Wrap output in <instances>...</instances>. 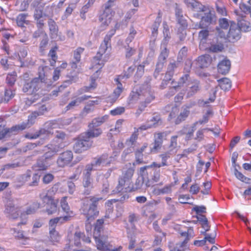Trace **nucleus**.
Returning <instances> with one entry per match:
<instances>
[{
    "label": "nucleus",
    "instance_id": "37",
    "mask_svg": "<svg viewBox=\"0 0 251 251\" xmlns=\"http://www.w3.org/2000/svg\"><path fill=\"white\" fill-rule=\"evenodd\" d=\"M171 154V152H166L165 153L160 155V157L162 158V163L161 164H157L155 162H153L151 164V166H153L155 167L159 168L161 166H164L167 165L166 161L168 158L170 157Z\"/></svg>",
    "mask_w": 251,
    "mask_h": 251
},
{
    "label": "nucleus",
    "instance_id": "15",
    "mask_svg": "<svg viewBox=\"0 0 251 251\" xmlns=\"http://www.w3.org/2000/svg\"><path fill=\"white\" fill-rule=\"evenodd\" d=\"M73 158V152L70 151H67L60 154L56 161L57 164L59 167H64L72 161Z\"/></svg>",
    "mask_w": 251,
    "mask_h": 251
},
{
    "label": "nucleus",
    "instance_id": "25",
    "mask_svg": "<svg viewBox=\"0 0 251 251\" xmlns=\"http://www.w3.org/2000/svg\"><path fill=\"white\" fill-rule=\"evenodd\" d=\"M230 61L229 60L224 59L218 65V72L222 75L227 74L230 70Z\"/></svg>",
    "mask_w": 251,
    "mask_h": 251
},
{
    "label": "nucleus",
    "instance_id": "9",
    "mask_svg": "<svg viewBox=\"0 0 251 251\" xmlns=\"http://www.w3.org/2000/svg\"><path fill=\"white\" fill-rule=\"evenodd\" d=\"M134 173L133 167H129L124 173L123 176L119 179V184L117 187H124L125 188H133L131 183V178Z\"/></svg>",
    "mask_w": 251,
    "mask_h": 251
},
{
    "label": "nucleus",
    "instance_id": "26",
    "mask_svg": "<svg viewBox=\"0 0 251 251\" xmlns=\"http://www.w3.org/2000/svg\"><path fill=\"white\" fill-rule=\"evenodd\" d=\"M123 189L119 190V189H113L111 195L116 196L113 200L115 201H122L128 198V196L126 191H123Z\"/></svg>",
    "mask_w": 251,
    "mask_h": 251
},
{
    "label": "nucleus",
    "instance_id": "4",
    "mask_svg": "<svg viewBox=\"0 0 251 251\" xmlns=\"http://www.w3.org/2000/svg\"><path fill=\"white\" fill-rule=\"evenodd\" d=\"M113 34L110 35H106L104 39L103 42L102 43L100 47L99 50L98 51L96 55L93 58V62L95 63V66H100V69L102 68L103 66L104 63L106 60L104 58H102V55L105 53L106 50L108 49V47L110 46L109 41Z\"/></svg>",
    "mask_w": 251,
    "mask_h": 251
},
{
    "label": "nucleus",
    "instance_id": "39",
    "mask_svg": "<svg viewBox=\"0 0 251 251\" xmlns=\"http://www.w3.org/2000/svg\"><path fill=\"white\" fill-rule=\"evenodd\" d=\"M181 235L186 236V238L183 242L176 244V246L173 250L174 251H184V247L189 240V238L187 233H182Z\"/></svg>",
    "mask_w": 251,
    "mask_h": 251
},
{
    "label": "nucleus",
    "instance_id": "58",
    "mask_svg": "<svg viewBox=\"0 0 251 251\" xmlns=\"http://www.w3.org/2000/svg\"><path fill=\"white\" fill-rule=\"evenodd\" d=\"M144 65H140L138 66L136 73L134 76L135 79H139L144 73Z\"/></svg>",
    "mask_w": 251,
    "mask_h": 251
},
{
    "label": "nucleus",
    "instance_id": "6",
    "mask_svg": "<svg viewBox=\"0 0 251 251\" xmlns=\"http://www.w3.org/2000/svg\"><path fill=\"white\" fill-rule=\"evenodd\" d=\"M48 164L47 161L44 159H38L36 163L33 165L32 168L33 171L36 172L32 177L33 181L29 184L30 186H37L40 178V172L42 171L47 170Z\"/></svg>",
    "mask_w": 251,
    "mask_h": 251
},
{
    "label": "nucleus",
    "instance_id": "54",
    "mask_svg": "<svg viewBox=\"0 0 251 251\" xmlns=\"http://www.w3.org/2000/svg\"><path fill=\"white\" fill-rule=\"evenodd\" d=\"M50 238L52 242H58L60 239V236L58 232L55 229V228H50Z\"/></svg>",
    "mask_w": 251,
    "mask_h": 251
},
{
    "label": "nucleus",
    "instance_id": "42",
    "mask_svg": "<svg viewBox=\"0 0 251 251\" xmlns=\"http://www.w3.org/2000/svg\"><path fill=\"white\" fill-rule=\"evenodd\" d=\"M15 95V93L14 91H12L11 89H5L4 97L1 99V102H4L5 103L8 102L14 97Z\"/></svg>",
    "mask_w": 251,
    "mask_h": 251
},
{
    "label": "nucleus",
    "instance_id": "62",
    "mask_svg": "<svg viewBox=\"0 0 251 251\" xmlns=\"http://www.w3.org/2000/svg\"><path fill=\"white\" fill-rule=\"evenodd\" d=\"M186 28L179 27L177 31V35L180 41H183L186 36Z\"/></svg>",
    "mask_w": 251,
    "mask_h": 251
},
{
    "label": "nucleus",
    "instance_id": "16",
    "mask_svg": "<svg viewBox=\"0 0 251 251\" xmlns=\"http://www.w3.org/2000/svg\"><path fill=\"white\" fill-rule=\"evenodd\" d=\"M151 79V78H149L148 80L145 82V83H146V84H144L143 87H146L147 90L145 91H142V95H141L143 98L142 100H144L143 101L148 104L155 99L154 93L151 91V86L148 85V83L150 82Z\"/></svg>",
    "mask_w": 251,
    "mask_h": 251
},
{
    "label": "nucleus",
    "instance_id": "63",
    "mask_svg": "<svg viewBox=\"0 0 251 251\" xmlns=\"http://www.w3.org/2000/svg\"><path fill=\"white\" fill-rule=\"evenodd\" d=\"M138 138V133L134 132L130 136V138L126 141V144L128 146H132L136 142Z\"/></svg>",
    "mask_w": 251,
    "mask_h": 251
},
{
    "label": "nucleus",
    "instance_id": "31",
    "mask_svg": "<svg viewBox=\"0 0 251 251\" xmlns=\"http://www.w3.org/2000/svg\"><path fill=\"white\" fill-rule=\"evenodd\" d=\"M108 116L107 115H104L101 117L94 119L92 121V122L89 125V128H94L100 126L108 119Z\"/></svg>",
    "mask_w": 251,
    "mask_h": 251
},
{
    "label": "nucleus",
    "instance_id": "22",
    "mask_svg": "<svg viewBox=\"0 0 251 251\" xmlns=\"http://www.w3.org/2000/svg\"><path fill=\"white\" fill-rule=\"evenodd\" d=\"M39 116L37 113L35 111L30 115L28 117V120L26 122H23L20 125H18L19 130H23L26 128L30 127L34 123L36 118Z\"/></svg>",
    "mask_w": 251,
    "mask_h": 251
},
{
    "label": "nucleus",
    "instance_id": "21",
    "mask_svg": "<svg viewBox=\"0 0 251 251\" xmlns=\"http://www.w3.org/2000/svg\"><path fill=\"white\" fill-rule=\"evenodd\" d=\"M187 6L198 12L207 11V7L196 0H184Z\"/></svg>",
    "mask_w": 251,
    "mask_h": 251
},
{
    "label": "nucleus",
    "instance_id": "8",
    "mask_svg": "<svg viewBox=\"0 0 251 251\" xmlns=\"http://www.w3.org/2000/svg\"><path fill=\"white\" fill-rule=\"evenodd\" d=\"M110 164V161L108 159L107 154H103L100 156L96 157L90 164L86 165V167L88 169L90 168L91 171L97 170L100 169L101 167L109 166Z\"/></svg>",
    "mask_w": 251,
    "mask_h": 251
},
{
    "label": "nucleus",
    "instance_id": "11",
    "mask_svg": "<svg viewBox=\"0 0 251 251\" xmlns=\"http://www.w3.org/2000/svg\"><path fill=\"white\" fill-rule=\"evenodd\" d=\"M101 228L102 227L100 226H95L94 233L98 249L102 251H120L122 249L121 247H120L118 249L113 250L111 248L112 246L111 245L103 242L100 238L96 236V235H99V234Z\"/></svg>",
    "mask_w": 251,
    "mask_h": 251
},
{
    "label": "nucleus",
    "instance_id": "20",
    "mask_svg": "<svg viewBox=\"0 0 251 251\" xmlns=\"http://www.w3.org/2000/svg\"><path fill=\"white\" fill-rule=\"evenodd\" d=\"M216 36L215 39L213 40L210 46L207 48V51L210 52L217 53L222 51L224 49L223 42L219 39Z\"/></svg>",
    "mask_w": 251,
    "mask_h": 251
},
{
    "label": "nucleus",
    "instance_id": "24",
    "mask_svg": "<svg viewBox=\"0 0 251 251\" xmlns=\"http://www.w3.org/2000/svg\"><path fill=\"white\" fill-rule=\"evenodd\" d=\"M91 171L90 168L86 167L83 172V185L84 187H93V179L91 177Z\"/></svg>",
    "mask_w": 251,
    "mask_h": 251
},
{
    "label": "nucleus",
    "instance_id": "56",
    "mask_svg": "<svg viewBox=\"0 0 251 251\" xmlns=\"http://www.w3.org/2000/svg\"><path fill=\"white\" fill-rule=\"evenodd\" d=\"M162 145V143H161L160 141H157L154 140V143L151 145L149 153L156 152L158 150L161 149Z\"/></svg>",
    "mask_w": 251,
    "mask_h": 251
},
{
    "label": "nucleus",
    "instance_id": "7",
    "mask_svg": "<svg viewBox=\"0 0 251 251\" xmlns=\"http://www.w3.org/2000/svg\"><path fill=\"white\" fill-rule=\"evenodd\" d=\"M202 16L199 25V28L202 29L207 28L211 25L215 24L216 22V16L214 11H211L207 8V11Z\"/></svg>",
    "mask_w": 251,
    "mask_h": 251
},
{
    "label": "nucleus",
    "instance_id": "29",
    "mask_svg": "<svg viewBox=\"0 0 251 251\" xmlns=\"http://www.w3.org/2000/svg\"><path fill=\"white\" fill-rule=\"evenodd\" d=\"M48 25L50 31V37L52 39H57L58 36V27L56 23L52 19L48 21Z\"/></svg>",
    "mask_w": 251,
    "mask_h": 251
},
{
    "label": "nucleus",
    "instance_id": "35",
    "mask_svg": "<svg viewBox=\"0 0 251 251\" xmlns=\"http://www.w3.org/2000/svg\"><path fill=\"white\" fill-rule=\"evenodd\" d=\"M142 95V91L141 93L137 92H132L128 99V103L129 104H133L137 101L139 100H142L143 98L141 96Z\"/></svg>",
    "mask_w": 251,
    "mask_h": 251
},
{
    "label": "nucleus",
    "instance_id": "51",
    "mask_svg": "<svg viewBox=\"0 0 251 251\" xmlns=\"http://www.w3.org/2000/svg\"><path fill=\"white\" fill-rule=\"evenodd\" d=\"M234 174L236 177L243 182L250 183L251 179L245 176L241 173L238 171L237 169L234 168Z\"/></svg>",
    "mask_w": 251,
    "mask_h": 251
},
{
    "label": "nucleus",
    "instance_id": "46",
    "mask_svg": "<svg viewBox=\"0 0 251 251\" xmlns=\"http://www.w3.org/2000/svg\"><path fill=\"white\" fill-rule=\"evenodd\" d=\"M57 49L58 48L56 46L52 48L49 53V56L51 58V60H50V65L52 66L54 65L56 60L57 59V56L56 54Z\"/></svg>",
    "mask_w": 251,
    "mask_h": 251
},
{
    "label": "nucleus",
    "instance_id": "60",
    "mask_svg": "<svg viewBox=\"0 0 251 251\" xmlns=\"http://www.w3.org/2000/svg\"><path fill=\"white\" fill-rule=\"evenodd\" d=\"M161 20L160 18H157L152 25V34L153 36H156L157 34L158 28L160 25Z\"/></svg>",
    "mask_w": 251,
    "mask_h": 251
},
{
    "label": "nucleus",
    "instance_id": "30",
    "mask_svg": "<svg viewBox=\"0 0 251 251\" xmlns=\"http://www.w3.org/2000/svg\"><path fill=\"white\" fill-rule=\"evenodd\" d=\"M101 133L102 131L100 128L95 127L89 128L87 132L83 133L82 134L84 135V138L89 140L90 138L98 137Z\"/></svg>",
    "mask_w": 251,
    "mask_h": 251
},
{
    "label": "nucleus",
    "instance_id": "3",
    "mask_svg": "<svg viewBox=\"0 0 251 251\" xmlns=\"http://www.w3.org/2000/svg\"><path fill=\"white\" fill-rule=\"evenodd\" d=\"M11 193V191H7L3 197L5 207L4 213L9 218L15 219L18 217L20 210L18 207H15Z\"/></svg>",
    "mask_w": 251,
    "mask_h": 251
},
{
    "label": "nucleus",
    "instance_id": "44",
    "mask_svg": "<svg viewBox=\"0 0 251 251\" xmlns=\"http://www.w3.org/2000/svg\"><path fill=\"white\" fill-rule=\"evenodd\" d=\"M189 114V111L184 109L181 112L177 118L176 119L175 124L176 125L179 124L181 122L184 121Z\"/></svg>",
    "mask_w": 251,
    "mask_h": 251
},
{
    "label": "nucleus",
    "instance_id": "14",
    "mask_svg": "<svg viewBox=\"0 0 251 251\" xmlns=\"http://www.w3.org/2000/svg\"><path fill=\"white\" fill-rule=\"evenodd\" d=\"M82 134L74 145V150L75 152L80 153L88 150L92 145V142L85 138Z\"/></svg>",
    "mask_w": 251,
    "mask_h": 251
},
{
    "label": "nucleus",
    "instance_id": "61",
    "mask_svg": "<svg viewBox=\"0 0 251 251\" xmlns=\"http://www.w3.org/2000/svg\"><path fill=\"white\" fill-rule=\"evenodd\" d=\"M177 136L176 135L173 136L171 137V143L169 146V148H170V152H172L173 150L176 148L177 145Z\"/></svg>",
    "mask_w": 251,
    "mask_h": 251
},
{
    "label": "nucleus",
    "instance_id": "57",
    "mask_svg": "<svg viewBox=\"0 0 251 251\" xmlns=\"http://www.w3.org/2000/svg\"><path fill=\"white\" fill-rule=\"evenodd\" d=\"M216 237V232L215 230H214L212 233L205 235V237L204 238L206 242L207 241L210 243L213 244L215 243Z\"/></svg>",
    "mask_w": 251,
    "mask_h": 251
},
{
    "label": "nucleus",
    "instance_id": "49",
    "mask_svg": "<svg viewBox=\"0 0 251 251\" xmlns=\"http://www.w3.org/2000/svg\"><path fill=\"white\" fill-rule=\"evenodd\" d=\"M27 16V14H20L17 17V24L19 26L23 27L25 24L27 23V21L25 20L26 17Z\"/></svg>",
    "mask_w": 251,
    "mask_h": 251
},
{
    "label": "nucleus",
    "instance_id": "18",
    "mask_svg": "<svg viewBox=\"0 0 251 251\" xmlns=\"http://www.w3.org/2000/svg\"><path fill=\"white\" fill-rule=\"evenodd\" d=\"M44 7L41 5L37 6L34 11V18L37 22V26L39 28H42L44 25V16H46V14L43 12Z\"/></svg>",
    "mask_w": 251,
    "mask_h": 251
},
{
    "label": "nucleus",
    "instance_id": "27",
    "mask_svg": "<svg viewBox=\"0 0 251 251\" xmlns=\"http://www.w3.org/2000/svg\"><path fill=\"white\" fill-rule=\"evenodd\" d=\"M19 130L17 125L13 126L11 128L3 127L0 130V140L6 136H10L11 134H15Z\"/></svg>",
    "mask_w": 251,
    "mask_h": 251
},
{
    "label": "nucleus",
    "instance_id": "17",
    "mask_svg": "<svg viewBox=\"0 0 251 251\" xmlns=\"http://www.w3.org/2000/svg\"><path fill=\"white\" fill-rule=\"evenodd\" d=\"M212 58L208 54L200 56L195 60V67L197 69H202L208 67L212 62Z\"/></svg>",
    "mask_w": 251,
    "mask_h": 251
},
{
    "label": "nucleus",
    "instance_id": "38",
    "mask_svg": "<svg viewBox=\"0 0 251 251\" xmlns=\"http://www.w3.org/2000/svg\"><path fill=\"white\" fill-rule=\"evenodd\" d=\"M163 35L164 39L163 41V44L164 46V48H166V45L168 43V41L171 38L170 33L168 25L165 23H163Z\"/></svg>",
    "mask_w": 251,
    "mask_h": 251
},
{
    "label": "nucleus",
    "instance_id": "5",
    "mask_svg": "<svg viewBox=\"0 0 251 251\" xmlns=\"http://www.w3.org/2000/svg\"><path fill=\"white\" fill-rule=\"evenodd\" d=\"M54 194V191L49 190L45 195L42 197L40 195L41 198L42 199L44 203L46 204V210L49 215L53 214L58 211V200H54L52 198V194Z\"/></svg>",
    "mask_w": 251,
    "mask_h": 251
},
{
    "label": "nucleus",
    "instance_id": "47",
    "mask_svg": "<svg viewBox=\"0 0 251 251\" xmlns=\"http://www.w3.org/2000/svg\"><path fill=\"white\" fill-rule=\"evenodd\" d=\"M78 177L76 175H74L69 178L67 182V186L69 188H74L76 186L79 181L77 180Z\"/></svg>",
    "mask_w": 251,
    "mask_h": 251
},
{
    "label": "nucleus",
    "instance_id": "13",
    "mask_svg": "<svg viewBox=\"0 0 251 251\" xmlns=\"http://www.w3.org/2000/svg\"><path fill=\"white\" fill-rule=\"evenodd\" d=\"M241 36V32L240 31V28L238 25L234 22H230L228 33H226V38L230 42H235L239 40Z\"/></svg>",
    "mask_w": 251,
    "mask_h": 251
},
{
    "label": "nucleus",
    "instance_id": "10",
    "mask_svg": "<svg viewBox=\"0 0 251 251\" xmlns=\"http://www.w3.org/2000/svg\"><path fill=\"white\" fill-rule=\"evenodd\" d=\"M226 18H220L218 21V26L215 28V35L222 40H225L227 30L230 26V22Z\"/></svg>",
    "mask_w": 251,
    "mask_h": 251
},
{
    "label": "nucleus",
    "instance_id": "28",
    "mask_svg": "<svg viewBox=\"0 0 251 251\" xmlns=\"http://www.w3.org/2000/svg\"><path fill=\"white\" fill-rule=\"evenodd\" d=\"M189 76V75L188 74L182 76L177 82V85H173L171 88H170L169 91L168 92V94H167V95L168 96L170 94L171 96H173L176 92V90L180 88L183 84L185 83Z\"/></svg>",
    "mask_w": 251,
    "mask_h": 251
},
{
    "label": "nucleus",
    "instance_id": "45",
    "mask_svg": "<svg viewBox=\"0 0 251 251\" xmlns=\"http://www.w3.org/2000/svg\"><path fill=\"white\" fill-rule=\"evenodd\" d=\"M49 42L48 36L47 34H43V37L41 41L39 47V50L41 53H43L45 50V48L48 45Z\"/></svg>",
    "mask_w": 251,
    "mask_h": 251
},
{
    "label": "nucleus",
    "instance_id": "2",
    "mask_svg": "<svg viewBox=\"0 0 251 251\" xmlns=\"http://www.w3.org/2000/svg\"><path fill=\"white\" fill-rule=\"evenodd\" d=\"M44 83H48L47 78L44 73L39 72V77L33 78L30 82L25 83L23 87V91L29 95L36 93Z\"/></svg>",
    "mask_w": 251,
    "mask_h": 251
},
{
    "label": "nucleus",
    "instance_id": "32",
    "mask_svg": "<svg viewBox=\"0 0 251 251\" xmlns=\"http://www.w3.org/2000/svg\"><path fill=\"white\" fill-rule=\"evenodd\" d=\"M201 86L200 85V81L198 80L194 81L192 84L191 86L190 87V89L187 93V95L188 97H191L194 95L195 94L198 93L201 90Z\"/></svg>",
    "mask_w": 251,
    "mask_h": 251
},
{
    "label": "nucleus",
    "instance_id": "12",
    "mask_svg": "<svg viewBox=\"0 0 251 251\" xmlns=\"http://www.w3.org/2000/svg\"><path fill=\"white\" fill-rule=\"evenodd\" d=\"M169 55V50L165 47L161 51L158 58V61L156 64V67L153 73V76L156 78L159 73L162 72L164 66V64L166 62V59Z\"/></svg>",
    "mask_w": 251,
    "mask_h": 251
},
{
    "label": "nucleus",
    "instance_id": "43",
    "mask_svg": "<svg viewBox=\"0 0 251 251\" xmlns=\"http://www.w3.org/2000/svg\"><path fill=\"white\" fill-rule=\"evenodd\" d=\"M151 122H152V124L151 126L155 127L161 125L163 123L160 115L156 113L153 114V117L151 120Z\"/></svg>",
    "mask_w": 251,
    "mask_h": 251
},
{
    "label": "nucleus",
    "instance_id": "19",
    "mask_svg": "<svg viewBox=\"0 0 251 251\" xmlns=\"http://www.w3.org/2000/svg\"><path fill=\"white\" fill-rule=\"evenodd\" d=\"M115 0H109L107 3L105 4V8L103 11V13L101 16V20H105L104 22L107 23L108 22H110L112 18L115 14V12L113 11L111 9V2H113Z\"/></svg>",
    "mask_w": 251,
    "mask_h": 251
},
{
    "label": "nucleus",
    "instance_id": "48",
    "mask_svg": "<svg viewBox=\"0 0 251 251\" xmlns=\"http://www.w3.org/2000/svg\"><path fill=\"white\" fill-rule=\"evenodd\" d=\"M137 221V219L134 214H130L128 217V224H127L126 228L128 225L129 226V229H130V231H132V232H135V226L134 225V222Z\"/></svg>",
    "mask_w": 251,
    "mask_h": 251
},
{
    "label": "nucleus",
    "instance_id": "41",
    "mask_svg": "<svg viewBox=\"0 0 251 251\" xmlns=\"http://www.w3.org/2000/svg\"><path fill=\"white\" fill-rule=\"evenodd\" d=\"M217 92V87L212 88L210 91V96L208 99L205 100H202L201 102L203 103V105H207L209 102H214L216 97Z\"/></svg>",
    "mask_w": 251,
    "mask_h": 251
},
{
    "label": "nucleus",
    "instance_id": "40",
    "mask_svg": "<svg viewBox=\"0 0 251 251\" xmlns=\"http://www.w3.org/2000/svg\"><path fill=\"white\" fill-rule=\"evenodd\" d=\"M135 232H132V231H130V229H129V226L128 225L127 227V237L130 239L129 241V245L128 246V249L131 250L133 249L135 247L134 244L135 243Z\"/></svg>",
    "mask_w": 251,
    "mask_h": 251
},
{
    "label": "nucleus",
    "instance_id": "50",
    "mask_svg": "<svg viewBox=\"0 0 251 251\" xmlns=\"http://www.w3.org/2000/svg\"><path fill=\"white\" fill-rule=\"evenodd\" d=\"M48 148L49 151L52 152L55 155L58 152L60 151L62 149L59 145L55 144H49L46 146Z\"/></svg>",
    "mask_w": 251,
    "mask_h": 251
},
{
    "label": "nucleus",
    "instance_id": "53",
    "mask_svg": "<svg viewBox=\"0 0 251 251\" xmlns=\"http://www.w3.org/2000/svg\"><path fill=\"white\" fill-rule=\"evenodd\" d=\"M16 80V73L14 72L11 74H8L6 78V83L10 86H13Z\"/></svg>",
    "mask_w": 251,
    "mask_h": 251
},
{
    "label": "nucleus",
    "instance_id": "1",
    "mask_svg": "<svg viewBox=\"0 0 251 251\" xmlns=\"http://www.w3.org/2000/svg\"><path fill=\"white\" fill-rule=\"evenodd\" d=\"M102 198L91 197L86 199L81 207L82 213L86 216L87 221L93 220L99 214L97 209L98 201L101 200Z\"/></svg>",
    "mask_w": 251,
    "mask_h": 251
},
{
    "label": "nucleus",
    "instance_id": "23",
    "mask_svg": "<svg viewBox=\"0 0 251 251\" xmlns=\"http://www.w3.org/2000/svg\"><path fill=\"white\" fill-rule=\"evenodd\" d=\"M56 125L54 122L52 121L47 122L45 124V128H41L36 131V133L39 134V137L42 135L49 136L52 134L53 132L51 131V129L54 128V126Z\"/></svg>",
    "mask_w": 251,
    "mask_h": 251
},
{
    "label": "nucleus",
    "instance_id": "36",
    "mask_svg": "<svg viewBox=\"0 0 251 251\" xmlns=\"http://www.w3.org/2000/svg\"><path fill=\"white\" fill-rule=\"evenodd\" d=\"M70 218V217L68 216H64V217H56L55 218L51 219L50 221L49 224L50 226V228H55V225L58 223H62L64 221H68Z\"/></svg>",
    "mask_w": 251,
    "mask_h": 251
},
{
    "label": "nucleus",
    "instance_id": "59",
    "mask_svg": "<svg viewBox=\"0 0 251 251\" xmlns=\"http://www.w3.org/2000/svg\"><path fill=\"white\" fill-rule=\"evenodd\" d=\"M177 64L178 63L175 62L170 63L167 68V72H168V75H174V70L177 67Z\"/></svg>",
    "mask_w": 251,
    "mask_h": 251
},
{
    "label": "nucleus",
    "instance_id": "64",
    "mask_svg": "<svg viewBox=\"0 0 251 251\" xmlns=\"http://www.w3.org/2000/svg\"><path fill=\"white\" fill-rule=\"evenodd\" d=\"M148 104L144 101H141L138 106V108L137 109L136 114L137 116L140 115L145 109V108L147 107Z\"/></svg>",
    "mask_w": 251,
    "mask_h": 251
},
{
    "label": "nucleus",
    "instance_id": "33",
    "mask_svg": "<svg viewBox=\"0 0 251 251\" xmlns=\"http://www.w3.org/2000/svg\"><path fill=\"white\" fill-rule=\"evenodd\" d=\"M218 81L221 88L224 91L229 90L231 87V82L228 78L224 77L218 80Z\"/></svg>",
    "mask_w": 251,
    "mask_h": 251
},
{
    "label": "nucleus",
    "instance_id": "55",
    "mask_svg": "<svg viewBox=\"0 0 251 251\" xmlns=\"http://www.w3.org/2000/svg\"><path fill=\"white\" fill-rule=\"evenodd\" d=\"M40 203L37 202H33L26 211V214H32L34 213L40 207Z\"/></svg>",
    "mask_w": 251,
    "mask_h": 251
},
{
    "label": "nucleus",
    "instance_id": "52",
    "mask_svg": "<svg viewBox=\"0 0 251 251\" xmlns=\"http://www.w3.org/2000/svg\"><path fill=\"white\" fill-rule=\"evenodd\" d=\"M213 115V112L212 110L209 109L207 111L205 114L203 116L202 119L200 120L199 122H197L195 123V126L198 123H199L200 124H202L203 123H207L209 119L210 116H212Z\"/></svg>",
    "mask_w": 251,
    "mask_h": 251
},
{
    "label": "nucleus",
    "instance_id": "34",
    "mask_svg": "<svg viewBox=\"0 0 251 251\" xmlns=\"http://www.w3.org/2000/svg\"><path fill=\"white\" fill-rule=\"evenodd\" d=\"M236 25H238L240 32H248L251 30V24L244 19L239 21Z\"/></svg>",
    "mask_w": 251,
    "mask_h": 251
}]
</instances>
